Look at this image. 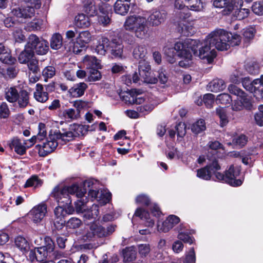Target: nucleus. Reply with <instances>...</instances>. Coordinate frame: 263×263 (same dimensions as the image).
Wrapping results in <instances>:
<instances>
[{
	"mask_svg": "<svg viewBox=\"0 0 263 263\" xmlns=\"http://www.w3.org/2000/svg\"><path fill=\"white\" fill-rule=\"evenodd\" d=\"M58 116L61 119L68 121H73L80 117L79 111L73 108L60 110L58 112Z\"/></svg>",
	"mask_w": 263,
	"mask_h": 263,
	"instance_id": "nucleus-24",
	"label": "nucleus"
},
{
	"mask_svg": "<svg viewBox=\"0 0 263 263\" xmlns=\"http://www.w3.org/2000/svg\"><path fill=\"white\" fill-rule=\"evenodd\" d=\"M241 7H242L235 8L236 10L234 12V16L236 19L239 20H241L247 17L250 12V10L248 9L241 8Z\"/></svg>",
	"mask_w": 263,
	"mask_h": 263,
	"instance_id": "nucleus-51",
	"label": "nucleus"
},
{
	"mask_svg": "<svg viewBox=\"0 0 263 263\" xmlns=\"http://www.w3.org/2000/svg\"><path fill=\"white\" fill-rule=\"evenodd\" d=\"M84 62L88 69L90 68L98 69L101 67L99 61L93 56L86 55Z\"/></svg>",
	"mask_w": 263,
	"mask_h": 263,
	"instance_id": "nucleus-36",
	"label": "nucleus"
},
{
	"mask_svg": "<svg viewBox=\"0 0 263 263\" xmlns=\"http://www.w3.org/2000/svg\"><path fill=\"white\" fill-rule=\"evenodd\" d=\"M136 202L138 204L148 206L151 204V200L147 195L142 194L137 196Z\"/></svg>",
	"mask_w": 263,
	"mask_h": 263,
	"instance_id": "nucleus-58",
	"label": "nucleus"
},
{
	"mask_svg": "<svg viewBox=\"0 0 263 263\" xmlns=\"http://www.w3.org/2000/svg\"><path fill=\"white\" fill-rule=\"evenodd\" d=\"M189 9L187 8H185L183 9L179 10L176 12V15L177 17L182 20H185L189 18L191 13L189 12Z\"/></svg>",
	"mask_w": 263,
	"mask_h": 263,
	"instance_id": "nucleus-61",
	"label": "nucleus"
},
{
	"mask_svg": "<svg viewBox=\"0 0 263 263\" xmlns=\"http://www.w3.org/2000/svg\"><path fill=\"white\" fill-rule=\"evenodd\" d=\"M206 37L203 45L199 48L198 57L202 60H205L208 63H211L216 57V51L211 43H208Z\"/></svg>",
	"mask_w": 263,
	"mask_h": 263,
	"instance_id": "nucleus-13",
	"label": "nucleus"
},
{
	"mask_svg": "<svg viewBox=\"0 0 263 263\" xmlns=\"http://www.w3.org/2000/svg\"><path fill=\"white\" fill-rule=\"evenodd\" d=\"M13 36L17 42H22L25 40V36L23 33V31L21 29L16 28L13 31Z\"/></svg>",
	"mask_w": 263,
	"mask_h": 263,
	"instance_id": "nucleus-60",
	"label": "nucleus"
},
{
	"mask_svg": "<svg viewBox=\"0 0 263 263\" xmlns=\"http://www.w3.org/2000/svg\"><path fill=\"white\" fill-rule=\"evenodd\" d=\"M91 40V35L87 31H82L80 33L79 35L76 39V41L82 46H85L88 44Z\"/></svg>",
	"mask_w": 263,
	"mask_h": 263,
	"instance_id": "nucleus-49",
	"label": "nucleus"
},
{
	"mask_svg": "<svg viewBox=\"0 0 263 263\" xmlns=\"http://www.w3.org/2000/svg\"><path fill=\"white\" fill-rule=\"evenodd\" d=\"M74 22L76 26L79 28H86L90 25L89 17L83 13L77 15Z\"/></svg>",
	"mask_w": 263,
	"mask_h": 263,
	"instance_id": "nucleus-34",
	"label": "nucleus"
},
{
	"mask_svg": "<svg viewBox=\"0 0 263 263\" xmlns=\"http://www.w3.org/2000/svg\"><path fill=\"white\" fill-rule=\"evenodd\" d=\"M123 50V45L119 39H114L110 41L105 37H101L96 48V51L99 54L105 55L106 51L108 50L115 58H122Z\"/></svg>",
	"mask_w": 263,
	"mask_h": 263,
	"instance_id": "nucleus-2",
	"label": "nucleus"
},
{
	"mask_svg": "<svg viewBox=\"0 0 263 263\" xmlns=\"http://www.w3.org/2000/svg\"><path fill=\"white\" fill-rule=\"evenodd\" d=\"M138 71L143 82L151 84H155L157 82L158 79L152 76L151 67L146 60L139 61Z\"/></svg>",
	"mask_w": 263,
	"mask_h": 263,
	"instance_id": "nucleus-12",
	"label": "nucleus"
},
{
	"mask_svg": "<svg viewBox=\"0 0 263 263\" xmlns=\"http://www.w3.org/2000/svg\"><path fill=\"white\" fill-rule=\"evenodd\" d=\"M17 98L16 102L20 107L25 108L28 105L29 103V94L26 90H21Z\"/></svg>",
	"mask_w": 263,
	"mask_h": 263,
	"instance_id": "nucleus-35",
	"label": "nucleus"
},
{
	"mask_svg": "<svg viewBox=\"0 0 263 263\" xmlns=\"http://www.w3.org/2000/svg\"><path fill=\"white\" fill-rule=\"evenodd\" d=\"M256 33V29L253 27H249L243 29L242 31L244 44L247 46L254 37Z\"/></svg>",
	"mask_w": 263,
	"mask_h": 263,
	"instance_id": "nucleus-29",
	"label": "nucleus"
},
{
	"mask_svg": "<svg viewBox=\"0 0 263 263\" xmlns=\"http://www.w3.org/2000/svg\"><path fill=\"white\" fill-rule=\"evenodd\" d=\"M256 123L259 126H263V105L258 107V111L255 115Z\"/></svg>",
	"mask_w": 263,
	"mask_h": 263,
	"instance_id": "nucleus-64",
	"label": "nucleus"
},
{
	"mask_svg": "<svg viewBox=\"0 0 263 263\" xmlns=\"http://www.w3.org/2000/svg\"><path fill=\"white\" fill-rule=\"evenodd\" d=\"M87 88V85L86 83H79L69 89V92L73 97H80L84 95Z\"/></svg>",
	"mask_w": 263,
	"mask_h": 263,
	"instance_id": "nucleus-28",
	"label": "nucleus"
},
{
	"mask_svg": "<svg viewBox=\"0 0 263 263\" xmlns=\"http://www.w3.org/2000/svg\"><path fill=\"white\" fill-rule=\"evenodd\" d=\"M58 139L55 133L50 135L46 139V142L42 145H36V149L39 151L40 156L45 157L53 152L58 145Z\"/></svg>",
	"mask_w": 263,
	"mask_h": 263,
	"instance_id": "nucleus-10",
	"label": "nucleus"
},
{
	"mask_svg": "<svg viewBox=\"0 0 263 263\" xmlns=\"http://www.w3.org/2000/svg\"><path fill=\"white\" fill-rule=\"evenodd\" d=\"M206 128L205 123L204 120L200 119L194 123L192 127V131L195 134H198L204 130Z\"/></svg>",
	"mask_w": 263,
	"mask_h": 263,
	"instance_id": "nucleus-50",
	"label": "nucleus"
},
{
	"mask_svg": "<svg viewBox=\"0 0 263 263\" xmlns=\"http://www.w3.org/2000/svg\"><path fill=\"white\" fill-rule=\"evenodd\" d=\"M154 103L150 101L148 102H145L137 108L138 111L143 115H147L151 112L154 108Z\"/></svg>",
	"mask_w": 263,
	"mask_h": 263,
	"instance_id": "nucleus-44",
	"label": "nucleus"
},
{
	"mask_svg": "<svg viewBox=\"0 0 263 263\" xmlns=\"http://www.w3.org/2000/svg\"><path fill=\"white\" fill-rule=\"evenodd\" d=\"M64 187L68 190L67 193L69 196L70 195H75L78 198L81 199L86 193V191H83L76 183H74L70 186H65Z\"/></svg>",
	"mask_w": 263,
	"mask_h": 263,
	"instance_id": "nucleus-32",
	"label": "nucleus"
},
{
	"mask_svg": "<svg viewBox=\"0 0 263 263\" xmlns=\"http://www.w3.org/2000/svg\"><path fill=\"white\" fill-rule=\"evenodd\" d=\"M210 90L212 92H218L222 91L226 87V84L223 80L221 79H214L209 84Z\"/></svg>",
	"mask_w": 263,
	"mask_h": 263,
	"instance_id": "nucleus-33",
	"label": "nucleus"
},
{
	"mask_svg": "<svg viewBox=\"0 0 263 263\" xmlns=\"http://www.w3.org/2000/svg\"><path fill=\"white\" fill-rule=\"evenodd\" d=\"M252 93L257 99L263 98V75L259 79L253 80V87Z\"/></svg>",
	"mask_w": 263,
	"mask_h": 263,
	"instance_id": "nucleus-25",
	"label": "nucleus"
},
{
	"mask_svg": "<svg viewBox=\"0 0 263 263\" xmlns=\"http://www.w3.org/2000/svg\"><path fill=\"white\" fill-rule=\"evenodd\" d=\"M55 68L53 66H47L45 67L42 71L43 77L45 80L51 78L55 75Z\"/></svg>",
	"mask_w": 263,
	"mask_h": 263,
	"instance_id": "nucleus-62",
	"label": "nucleus"
},
{
	"mask_svg": "<svg viewBox=\"0 0 263 263\" xmlns=\"http://www.w3.org/2000/svg\"><path fill=\"white\" fill-rule=\"evenodd\" d=\"M229 92L238 97L237 100H234L232 104V109L238 111L242 110L244 108H250L251 106V97L248 96L242 89L237 86L231 84L228 87Z\"/></svg>",
	"mask_w": 263,
	"mask_h": 263,
	"instance_id": "nucleus-5",
	"label": "nucleus"
},
{
	"mask_svg": "<svg viewBox=\"0 0 263 263\" xmlns=\"http://www.w3.org/2000/svg\"><path fill=\"white\" fill-rule=\"evenodd\" d=\"M56 136L59 140H61L64 142H69L73 140L74 138V135L72 133V131L70 129L69 131H64L63 132L55 133Z\"/></svg>",
	"mask_w": 263,
	"mask_h": 263,
	"instance_id": "nucleus-41",
	"label": "nucleus"
},
{
	"mask_svg": "<svg viewBox=\"0 0 263 263\" xmlns=\"http://www.w3.org/2000/svg\"><path fill=\"white\" fill-rule=\"evenodd\" d=\"M187 1V9L195 12H203L205 5L201 0H186Z\"/></svg>",
	"mask_w": 263,
	"mask_h": 263,
	"instance_id": "nucleus-30",
	"label": "nucleus"
},
{
	"mask_svg": "<svg viewBox=\"0 0 263 263\" xmlns=\"http://www.w3.org/2000/svg\"><path fill=\"white\" fill-rule=\"evenodd\" d=\"M208 43H211L212 47L218 50H227L229 48L228 43L229 33L223 29L216 30L211 33L208 36Z\"/></svg>",
	"mask_w": 263,
	"mask_h": 263,
	"instance_id": "nucleus-6",
	"label": "nucleus"
},
{
	"mask_svg": "<svg viewBox=\"0 0 263 263\" xmlns=\"http://www.w3.org/2000/svg\"><path fill=\"white\" fill-rule=\"evenodd\" d=\"M63 38L60 33H54L50 39V47L52 49L57 50L62 47Z\"/></svg>",
	"mask_w": 263,
	"mask_h": 263,
	"instance_id": "nucleus-40",
	"label": "nucleus"
},
{
	"mask_svg": "<svg viewBox=\"0 0 263 263\" xmlns=\"http://www.w3.org/2000/svg\"><path fill=\"white\" fill-rule=\"evenodd\" d=\"M216 102L217 104L227 105L232 102V98L228 93H223L217 96Z\"/></svg>",
	"mask_w": 263,
	"mask_h": 263,
	"instance_id": "nucleus-53",
	"label": "nucleus"
},
{
	"mask_svg": "<svg viewBox=\"0 0 263 263\" xmlns=\"http://www.w3.org/2000/svg\"><path fill=\"white\" fill-rule=\"evenodd\" d=\"M15 246L22 251H26L29 248V245L25 238L17 236L15 239Z\"/></svg>",
	"mask_w": 263,
	"mask_h": 263,
	"instance_id": "nucleus-48",
	"label": "nucleus"
},
{
	"mask_svg": "<svg viewBox=\"0 0 263 263\" xmlns=\"http://www.w3.org/2000/svg\"><path fill=\"white\" fill-rule=\"evenodd\" d=\"M89 126L77 124H73L70 126V129L72 131L75 138L80 136L84 135L88 130Z\"/></svg>",
	"mask_w": 263,
	"mask_h": 263,
	"instance_id": "nucleus-39",
	"label": "nucleus"
},
{
	"mask_svg": "<svg viewBox=\"0 0 263 263\" xmlns=\"http://www.w3.org/2000/svg\"><path fill=\"white\" fill-rule=\"evenodd\" d=\"M240 168L239 166H235L232 165L228 170H226L225 174L220 173L216 174V178L219 180L229 184L233 186H238L241 185L242 181L240 179H236L239 175Z\"/></svg>",
	"mask_w": 263,
	"mask_h": 263,
	"instance_id": "nucleus-7",
	"label": "nucleus"
},
{
	"mask_svg": "<svg viewBox=\"0 0 263 263\" xmlns=\"http://www.w3.org/2000/svg\"><path fill=\"white\" fill-rule=\"evenodd\" d=\"M34 55L33 50L30 47H28V42L25 46L24 49L21 52L18 57V60L21 64H26L31 61Z\"/></svg>",
	"mask_w": 263,
	"mask_h": 263,
	"instance_id": "nucleus-23",
	"label": "nucleus"
},
{
	"mask_svg": "<svg viewBox=\"0 0 263 263\" xmlns=\"http://www.w3.org/2000/svg\"><path fill=\"white\" fill-rule=\"evenodd\" d=\"M35 9L33 6L29 5L25 8H18L12 11V14L17 17L22 18H31L34 16Z\"/></svg>",
	"mask_w": 263,
	"mask_h": 263,
	"instance_id": "nucleus-22",
	"label": "nucleus"
},
{
	"mask_svg": "<svg viewBox=\"0 0 263 263\" xmlns=\"http://www.w3.org/2000/svg\"><path fill=\"white\" fill-rule=\"evenodd\" d=\"M82 224V221L76 217H72L66 223V227L68 229H75L79 228Z\"/></svg>",
	"mask_w": 263,
	"mask_h": 263,
	"instance_id": "nucleus-55",
	"label": "nucleus"
},
{
	"mask_svg": "<svg viewBox=\"0 0 263 263\" xmlns=\"http://www.w3.org/2000/svg\"><path fill=\"white\" fill-rule=\"evenodd\" d=\"M134 216L139 217L145 221V224L148 227H152L154 224V220L150 217L149 214L141 208H138L134 214Z\"/></svg>",
	"mask_w": 263,
	"mask_h": 263,
	"instance_id": "nucleus-26",
	"label": "nucleus"
},
{
	"mask_svg": "<svg viewBox=\"0 0 263 263\" xmlns=\"http://www.w3.org/2000/svg\"><path fill=\"white\" fill-rule=\"evenodd\" d=\"M216 113L220 118L221 126L223 127L226 125L228 123L229 120L227 116L226 109L222 107H218L216 110Z\"/></svg>",
	"mask_w": 263,
	"mask_h": 263,
	"instance_id": "nucleus-47",
	"label": "nucleus"
},
{
	"mask_svg": "<svg viewBox=\"0 0 263 263\" xmlns=\"http://www.w3.org/2000/svg\"><path fill=\"white\" fill-rule=\"evenodd\" d=\"M203 101L208 108H211L214 102V95L212 93H207L204 95Z\"/></svg>",
	"mask_w": 263,
	"mask_h": 263,
	"instance_id": "nucleus-63",
	"label": "nucleus"
},
{
	"mask_svg": "<svg viewBox=\"0 0 263 263\" xmlns=\"http://www.w3.org/2000/svg\"><path fill=\"white\" fill-rule=\"evenodd\" d=\"M34 97L38 102L44 103L48 99V93L44 91L43 86L42 84H37L36 85L35 91L34 92Z\"/></svg>",
	"mask_w": 263,
	"mask_h": 263,
	"instance_id": "nucleus-27",
	"label": "nucleus"
},
{
	"mask_svg": "<svg viewBox=\"0 0 263 263\" xmlns=\"http://www.w3.org/2000/svg\"><path fill=\"white\" fill-rule=\"evenodd\" d=\"M253 12L258 15H263V1L254 2L252 6Z\"/></svg>",
	"mask_w": 263,
	"mask_h": 263,
	"instance_id": "nucleus-59",
	"label": "nucleus"
},
{
	"mask_svg": "<svg viewBox=\"0 0 263 263\" xmlns=\"http://www.w3.org/2000/svg\"><path fill=\"white\" fill-rule=\"evenodd\" d=\"M111 198V194L106 190H101L98 201L102 206L109 202Z\"/></svg>",
	"mask_w": 263,
	"mask_h": 263,
	"instance_id": "nucleus-46",
	"label": "nucleus"
},
{
	"mask_svg": "<svg viewBox=\"0 0 263 263\" xmlns=\"http://www.w3.org/2000/svg\"><path fill=\"white\" fill-rule=\"evenodd\" d=\"M136 251L133 248H126L123 250V260L124 262H130L136 257Z\"/></svg>",
	"mask_w": 263,
	"mask_h": 263,
	"instance_id": "nucleus-42",
	"label": "nucleus"
},
{
	"mask_svg": "<svg viewBox=\"0 0 263 263\" xmlns=\"http://www.w3.org/2000/svg\"><path fill=\"white\" fill-rule=\"evenodd\" d=\"M42 182L40 179L36 176H32L30 178L28 179L24 185L25 187H34V188L37 187L42 185Z\"/></svg>",
	"mask_w": 263,
	"mask_h": 263,
	"instance_id": "nucleus-54",
	"label": "nucleus"
},
{
	"mask_svg": "<svg viewBox=\"0 0 263 263\" xmlns=\"http://www.w3.org/2000/svg\"><path fill=\"white\" fill-rule=\"evenodd\" d=\"M221 167L218 161L215 157H213L211 163L203 168L197 170V176L203 180H209L211 179L213 175H215L216 176V174L218 173L217 171Z\"/></svg>",
	"mask_w": 263,
	"mask_h": 263,
	"instance_id": "nucleus-9",
	"label": "nucleus"
},
{
	"mask_svg": "<svg viewBox=\"0 0 263 263\" xmlns=\"http://www.w3.org/2000/svg\"><path fill=\"white\" fill-rule=\"evenodd\" d=\"M67 190L65 187H55L52 192V196L58 203L68 205L71 203V199L68 196Z\"/></svg>",
	"mask_w": 263,
	"mask_h": 263,
	"instance_id": "nucleus-15",
	"label": "nucleus"
},
{
	"mask_svg": "<svg viewBox=\"0 0 263 263\" xmlns=\"http://www.w3.org/2000/svg\"><path fill=\"white\" fill-rule=\"evenodd\" d=\"M129 4L117 2L114 5L115 12L121 15H125L127 13L129 9Z\"/></svg>",
	"mask_w": 263,
	"mask_h": 263,
	"instance_id": "nucleus-43",
	"label": "nucleus"
},
{
	"mask_svg": "<svg viewBox=\"0 0 263 263\" xmlns=\"http://www.w3.org/2000/svg\"><path fill=\"white\" fill-rule=\"evenodd\" d=\"M88 74V80L90 82L98 81L101 78V73L97 69L90 68L89 69Z\"/></svg>",
	"mask_w": 263,
	"mask_h": 263,
	"instance_id": "nucleus-57",
	"label": "nucleus"
},
{
	"mask_svg": "<svg viewBox=\"0 0 263 263\" xmlns=\"http://www.w3.org/2000/svg\"><path fill=\"white\" fill-rule=\"evenodd\" d=\"M213 6L219 9H224L227 14L231 13L235 8H238L243 6V0H213Z\"/></svg>",
	"mask_w": 263,
	"mask_h": 263,
	"instance_id": "nucleus-11",
	"label": "nucleus"
},
{
	"mask_svg": "<svg viewBox=\"0 0 263 263\" xmlns=\"http://www.w3.org/2000/svg\"><path fill=\"white\" fill-rule=\"evenodd\" d=\"M42 23L43 21L41 20H34L26 25L25 29L29 31L38 30L41 28Z\"/></svg>",
	"mask_w": 263,
	"mask_h": 263,
	"instance_id": "nucleus-52",
	"label": "nucleus"
},
{
	"mask_svg": "<svg viewBox=\"0 0 263 263\" xmlns=\"http://www.w3.org/2000/svg\"><path fill=\"white\" fill-rule=\"evenodd\" d=\"M180 221V218L174 215H170L161 224H158L159 231L167 232Z\"/></svg>",
	"mask_w": 263,
	"mask_h": 263,
	"instance_id": "nucleus-20",
	"label": "nucleus"
},
{
	"mask_svg": "<svg viewBox=\"0 0 263 263\" xmlns=\"http://www.w3.org/2000/svg\"><path fill=\"white\" fill-rule=\"evenodd\" d=\"M18 93L19 92L15 87H11L8 88L5 90V99L10 103L16 102Z\"/></svg>",
	"mask_w": 263,
	"mask_h": 263,
	"instance_id": "nucleus-37",
	"label": "nucleus"
},
{
	"mask_svg": "<svg viewBox=\"0 0 263 263\" xmlns=\"http://www.w3.org/2000/svg\"><path fill=\"white\" fill-rule=\"evenodd\" d=\"M28 47H30L34 53L37 55H45L49 50V43L45 40L40 39L37 35L31 34L27 40Z\"/></svg>",
	"mask_w": 263,
	"mask_h": 263,
	"instance_id": "nucleus-8",
	"label": "nucleus"
},
{
	"mask_svg": "<svg viewBox=\"0 0 263 263\" xmlns=\"http://www.w3.org/2000/svg\"><path fill=\"white\" fill-rule=\"evenodd\" d=\"M55 218L64 219L67 214H70L71 213L68 212L67 210L65 209L63 206H58L54 209Z\"/></svg>",
	"mask_w": 263,
	"mask_h": 263,
	"instance_id": "nucleus-56",
	"label": "nucleus"
},
{
	"mask_svg": "<svg viewBox=\"0 0 263 263\" xmlns=\"http://www.w3.org/2000/svg\"><path fill=\"white\" fill-rule=\"evenodd\" d=\"M124 26L126 30L134 32L138 38L144 39L148 36L149 28L147 20L144 17L139 15L128 16Z\"/></svg>",
	"mask_w": 263,
	"mask_h": 263,
	"instance_id": "nucleus-1",
	"label": "nucleus"
},
{
	"mask_svg": "<svg viewBox=\"0 0 263 263\" xmlns=\"http://www.w3.org/2000/svg\"><path fill=\"white\" fill-rule=\"evenodd\" d=\"M83 11L90 16L97 14V8L93 0H83Z\"/></svg>",
	"mask_w": 263,
	"mask_h": 263,
	"instance_id": "nucleus-31",
	"label": "nucleus"
},
{
	"mask_svg": "<svg viewBox=\"0 0 263 263\" xmlns=\"http://www.w3.org/2000/svg\"><path fill=\"white\" fill-rule=\"evenodd\" d=\"M10 147L18 154L22 155L26 152V147L23 146L20 140L17 138H14L10 143Z\"/></svg>",
	"mask_w": 263,
	"mask_h": 263,
	"instance_id": "nucleus-38",
	"label": "nucleus"
},
{
	"mask_svg": "<svg viewBox=\"0 0 263 263\" xmlns=\"http://www.w3.org/2000/svg\"><path fill=\"white\" fill-rule=\"evenodd\" d=\"M105 232L103 230V227L97 224L96 223H92L89 226V230L84 236V239L88 240H91L96 237H103Z\"/></svg>",
	"mask_w": 263,
	"mask_h": 263,
	"instance_id": "nucleus-16",
	"label": "nucleus"
},
{
	"mask_svg": "<svg viewBox=\"0 0 263 263\" xmlns=\"http://www.w3.org/2000/svg\"><path fill=\"white\" fill-rule=\"evenodd\" d=\"M0 61L7 65H15L16 59L12 56L11 51L3 43H0Z\"/></svg>",
	"mask_w": 263,
	"mask_h": 263,
	"instance_id": "nucleus-18",
	"label": "nucleus"
},
{
	"mask_svg": "<svg viewBox=\"0 0 263 263\" xmlns=\"http://www.w3.org/2000/svg\"><path fill=\"white\" fill-rule=\"evenodd\" d=\"M245 67L246 70L250 74H256L259 72V65L255 61L251 60L248 62Z\"/></svg>",
	"mask_w": 263,
	"mask_h": 263,
	"instance_id": "nucleus-45",
	"label": "nucleus"
},
{
	"mask_svg": "<svg viewBox=\"0 0 263 263\" xmlns=\"http://www.w3.org/2000/svg\"><path fill=\"white\" fill-rule=\"evenodd\" d=\"M147 49L144 44H135L132 47V55L136 60L142 61L146 60Z\"/></svg>",
	"mask_w": 263,
	"mask_h": 263,
	"instance_id": "nucleus-21",
	"label": "nucleus"
},
{
	"mask_svg": "<svg viewBox=\"0 0 263 263\" xmlns=\"http://www.w3.org/2000/svg\"><path fill=\"white\" fill-rule=\"evenodd\" d=\"M139 92L137 90H130L129 91H121L119 93L120 98L128 104H141L145 100L142 97H138Z\"/></svg>",
	"mask_w": 263,
	"mask_h": 263,
	"instance_id": "nucleus-14",
	"label": "nucleus"
},
{
	"mask_svg": "<svg viewBox=\"0 0 263 263\" xmlns=\"http://www.w3.org/2000/svg\"><path fill=\"white\" fill-rule=\"evenodd\" d=\"M166 13L164 10H153L147 18V21L152 26H158L163 23L166 18Z\"/></svg>",
	"mask_w": 263,
	"mask_h": 263,
	"instance_id": "nucleus-19",
	"label": "nucleus"
},
{
	"mask_svg": "<svg viewBox=\"0 0 263 263\" xmlns=\"http://www.w3.org/2000/svg\"><path fill=\"white\" fill-rule=\"evenodd\" d=\"M45 242V246L30 250L28 256L31 261L41 262L48 256L50 257L54 254V244L52 239L49 237H46Z\"/></svg>",
	"mask_w": 263,
	"mask_h": 263,
	"instance_id": "nucleus-4",
	"label": "nucleus"
},
{
	"mask_svg": "<svg viewBox=\"0 0 263 263\" xmlns=\"http://www.w3.org/2000/svg\"><path fill=\"white\" fill-rule=\"evenodd\" d=\"M197 45V41L190 39H187L183 42H178L175 44V49L177 52V55L185 59L184 61H180L179 65L181 67H185L189 64V62L191 60L192 55L191 51L194 53L197 52L195 46Z\"/></svg>",
	"mask_w": 263,
	"mask_h": 263,
	"instance_id": "nucleus-3",
	"label": "nucleus"
},
{
	"mask_svg": "<svg viewBox=\"0 0 263 263\" xmlns=\"http://www.w3.org/2000/svg\"><path fill=\"white\" fill-rule=\"evenodd\" d=\"M47 213V206L45 204H40L35 206L29 212L32 221L35 223L40 222Z\"/></svg>",
	"mask_w": 263,
	"mask_h": 263,
	"instance_id": "nucleus-17",
	"label": "nucleus"
}]
</instances>
